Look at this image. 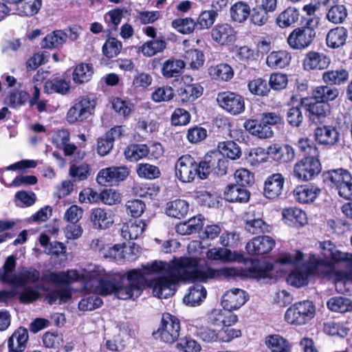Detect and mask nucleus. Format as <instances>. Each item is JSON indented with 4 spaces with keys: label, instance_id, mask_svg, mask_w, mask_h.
I'll return each mask as SVG.
<instances>
[{
    "label": "nucleus",
    "instance_id": "nucleus-21",
    "mask_svg": "<svg viewBox=\"0 0 352 352\" xmlns=\"http://www.w3.org/2000/svg\"><path fill=\"white\" fill-rule=\"evenodd\" d=\"M245 229L250 234H261L271 232L272 227L264 221L259 215L249 212L245 219Z\"/></svg>",
    "mask_w": 352,
    "mask_h": 352
},
{
    "label": "nucleus",
    "instance_id": "nucleus-63",
    "mask_svg": "<svg viewBox=\"0 0 352 352\" xmlns=\"http://www.w3.org/2000/svg\"><path fill=\"white\" fill-rule=\"evenodd\" d=\"M248 87L251 93L258 96H266L270 91L266 80L260 78L250 81Z\"/></svg>",
    "mask_w": 352,
    "mask_h": 352
},
{
    "label": "nucleus",
    "instance_id": "nucleus-8",
    "mask_svg": "<svg viewBox=\"0 0 352 352\" xmlns=\"http://www.w3.org/2000/svg\"><path fill=\"white\" fill-rule=\"evenodd\" d=\"M319 245L324 258H320L316 256H315L317 258L329 261L330 265L329 274L333 269L332 261H334L344 262V266L348 268L349 272L352 275V254L339 251L337 250L336 245L330 241L321 242Z\"/></svg>",
    "mask_w": 352,
    "mask_h": 352
},
{
    "label": "nucleus",
    "instance_id": "nucleus-53",
    "mask_svg": "<svg viewBox=\"0 0 352 352\" xmlns=\"http://www.w3.org/2000/svg\"><path fill=\"white\" fill-rule=\"evenodd\" d=\"M196 25V22L191 18H179L172 21L173 28L184 34L192 33Z\"/></svg>",
    "mask_w": 352,
    "mask_h": 352
},
{
    "label": "nucleus",
    "instance_id": "nucleus-15",
    "mask_svg": "<svg viewBox=\"0 0 352 352\" xmlns=\"http://www.w3.org/2000/svg\"><path fill=\"white\" fill-rule=\"evenodd\" d=\"M330 64L331 58L329 56L316 51L308 52L302 62L303 68L306 71L326 69Z\"/></svg>",
    "mask_w": 352,
    "mask_h": 352
},
{
    "label": "nucleus",
    "instance_id": "nucleus-13",
    "mask_svg": "<svg viewBox=\"0 0 352 352\" xmlns=\"http://www.w3.org/2000/svg\"><path fill=\"white\" fill-rule=\"evenodd\" d=\"M129 170L125 166H111L101 169L98 173L97 182L103 186H112L124 181L129 175Z\"/></svg>",
    "mask_w": 352,
    "mask_h": 352
},
{
    "label": "nucleus",
    "instance_id": "nucleus-30",
    "mask_svg": "<svg viewBox=\"0 0 352 352\" xmlns=\"http://www.w3.org/2000/svg\"><path fill=\"white\" fill-rule=\"evenodd\" d=\"M320 192V188L312 185L297 186L293 192L296 200L302 204L314 201Z\"/></svg>",
    "mask_w": 352,
    "mask_h": 352
},
{
    "label": "nucleus",
    "instance_id": "nucleus-9",
    "mask_svg": "<svg viewBox=\"0 0 352 352\" xmlns=\"http://www.w3.org/2000/svg\"><path fill=\"white\" fill-rule=\"evenodd\" d=\"M321 170V165L318 157H305L294 166V175L300 181L313 179Z\"/></svg>",
    "mask_w": 352,
    "mask_h": 352
},
{
    "label": "nucleus",
    "instance_id": "nucleus-29",
    "mask_svg": "<svg viewBox=\"0 0 352 352\" xmlns=\"http://www.w3.org/2000/svg\"><path fill=\"white\" fill-rule=\"evenodd\" d=\"M250 192L236 184H230L224 190V198L229 202L246 203L250 199Z\"/></svg>",
    "mask_w": 352,
    "mask_h": 352
},
{
    "label": "nucleus",
    "instance_id": "nucleus-36",
    "mask_svg": "<svg viewBox=\"0 0 352 352\" xmlns=\"http://www.w3.org/2000/svg\"><path fill=\"white\" fill-rule=\"evenodd\" d=\"M299 11L294 7H288L277 16L276 24L281 28H288L298 21Z\"/></svg>",
    "mask_w": 352,
    "mask_h": 352
},
{
    "label": "nucleus",
    "instance_id": "nucleus-64",
    "mask_svg": "<svg viewBox=\"0 0 352 352\" xmlns=\"http://www.w3.org/2000/svg\"><path fill=\"white\" fill-rule=\"evenodd\" d=\"M176 347L184 352H199L201 350L199 344L190 337L181 338L177 343Z\"/></svg>",
    "mask_w": 352,
    "mask_h": 352
},
{
    "label": "nucleus",
    "instance_id": "nucleus-31",
    "mask_svg": "<svg viewBox=\"0 0 352 352\" xmlns=\"http://www.w3.org/2000/svg\"><path fill=\"white\" fill-rule=\"evenodd\" d=\"M339 89L329 85H320L313 90V98L316 101L329 104L334 101L339 96Z\"/></svg>",
    "mask_w": 352,
    "mask_h": 352
},
{
    "label": "nucleus",
    "instance_id": "nucleus-12",
    "mask_svg": "<svg viewBox=\"0 0 352 352\" xmlns=\"http://www.w3.org/2000/svg\"><path fill=\"white\" fill-rule=\"evenodd\" d=\"M219 105L232 115H239L245 110L244 99L233 92L219 93L217 97Z\"/></svg>",
    "mask_w": 352,
    "mask_h": 352
},
{
    "label": "nucleus",
    "instance_id": "nucleus-52",
    "mask_svg": "<svg viewBox=\"0 0 352 352\" xmlns=\"http://www.w3.org/2000/svg\"><path fill=\"white\" fill-rule=\"evenodd\" d=\"M102 256L106 258L111 259L117 263H122L124 261L123 248L120 245L113 246L107 245L102 252Z\"/></svg>",
    "mask_w": 352,
    "mask_h": 352
},
{
    "label": "nucleus",
    "instance_id": "nucleus-50",
    "mask_svg": "<svg viewBox=\"0 0 352 352\" xmlns=\"http://www.w3.org/2000/svg\"><path fill=\"white\" fill-rule=\"evenodd\" d=\"M347 16V12L344 5L331 6L327 13V19L333 23H341Z\"/></svg>",
    "mask_w": 352,
    "mask_h": 352
},
{
    "label": "nucleus",
    "instance_id": "nucleus-37",
    "mask_svg": "<svg viewBox=\"0 0 352 352\" xmlns=\"http://www.w3.org/2000/svg\"><path fill=\"white\" fill-rule=\"evenodd\" d=\"M307 98H304L301 99V104L307 107V111L312 116H315L318 119L323 118L327 116L330 112V106L327 103L316 101L313 103L307 104L306 102Z\"/></svg>",
    "mask_w": 352,
    "mask_h": 352
},
{
    "label": "nucleus",
    "instance_id": "nucleus-22",
    "mask_svg": "<svg viewBox=\"0 0 352 352\" xmlns=\"http://www.w3.org/2000/svg\"><path fill=\"white\" fill-rule=\"evenodd\" d=\"M212 39L221 45L234 43L236 40V32L228 23L215 25L211 30Z\"/></svg>",
    "mask_w": 352,
    "mask_h": 352
},
{
    "label": "nucleus",
    "instance_id": "nucleus-40",
    "mask_svg": "<svg viewBox=\"0 0 352 352\" xmlns=\"http://www.w3.org/2000/svg\"><path fill=\"white\" fill-rule=\"evenodd\" d=\"M148 155V146L144 144H132L124 150V156L130 162H137Z\"/></svg>",
    "mask_w": 352,
    "mask_h": 352
},
{
    "label": "nucleus",
    "instance_id": "nucleus-2",
    "mask_svg": "<svg viewBox=\"0 0 352 352\" xmlns=\"http://www.w3.org/2000/svg\"><path fill=\"white\" fill-rule=\"evenodd\" d=\"M16 266V258L9 256L3 265L0 267V281L16 287L23 288L19 298L23 303H30L39 297L38 286L28 287L36 283L41 277L39 271L32 267H22L13 274Z\"/></svg>",
    "mask_w": 352,
    "mask_h": 352
},
{
    "label": "nucleus",
    "instance_id": "nucleus-61",
    "mask_svg": "<svg viewBox=\"0 0 352 352\" xmlns=\"http://www.w3.org/2000/svg\"><path fill=\"white\" fill-rule=\"evenodd\" d=\"M269 14L261 7L256 6L250 12V21L256 25L262 26L267 23L270 18Z\"/></svg>",
    "mask_w": 352,
    "mask_h": 352
},
{
    "label": "nucleus",
    "instance_id": "nucleus-18",
    "mask_svg": "<svg viewBox=\"0 0 352 352\" xmlns=\"http://www.w3.org/2000/svg\"><path fill=\"white\" fill-rule=\"evenodd\" d=\"M237 320V316L223 308L214 309L208 314V321L214 327H230Z\"/></svg>",
    "mask_w": 352,
    "mask_h": 352
},
{
    "label": "nucleus",
    "instance_id": "nucleus-41",
    "mask_svg": "<svg viewBox=\"0 0 352 352\" xmlns=\"http://www.w3.org/2000/svg\"><path fill=\"white\" fill-rule=\"evenodd\" d=\"M327 306L332 311L349 312L352 311V300L342 296H335L329 299Z\"/></svg>",
    "mask_w": 352,
    "mask_h": 352
},
{
    "label": "nucleus",
    "instance_id": "nucleus-20",
    "mask_svg": "<svg viewBox=\"0 0 352 352\" xmlns=\"http://www.w3.org/2000/svg\"><path fill=\"white\" fill-rule=\"evenodd\" d=\"M285 178L280 173H274L269 176L264 185L263 194L268 199L278 197L283 192Z\"/></svg>",
    "mask_w": 352,
    "mask_h": 352
},
{
    "label": "nucleus",
    "instance_id": "nucleus-4",
    "mask_svg": "<svg viewBox=\"0 0 352 352\" xmlns=\"http://www.w3.org/2000/svg\"><path fill=\"white\" fill-rule=\"evenodd\" d=\"M330 269L328 261L317 258L315 255L309 257V261L301 267L292 272L287 276V281L291 285L300 287L308 283L310 274H328Z\"/></svg>",
    "mask_w": 352,
    "mask_h": 352
},
{
    "label": "nucleus",
    "instance_id": "nucleus-14",
    "mask_svg": "<svg viewBox=\"0 0 352 352\" xmlns=\"http://www.w3.org/2000/svg\"><path fill=\"white\" fill-rule=\"evenodd\" d=\"M322 179L327 186L338 191L340 187L352 180V176L349 170L340 168L324 172Z\"/></svg>",
    "mask_w": 352,
    "mask_h": 352
},
{
    "label": "nucleus",
    "instance_id": "nucleus-44",
    "mask_svg": "<svg viewBox=\"0 0 352 352\" xmlns=\"http://www.w3.org/2000/svg\"><path fill=\"white\" fill-rule=\"evenodd\" d=\"M206 256L210 260L223 262L234 261L238 259L236 254L223 248H214L208 250L206 252Z\"/></svg>",
    "mask_w": 352,
    "mask_h": 352
},
{
    "label": "nucleus",
    "instance_id": "nucleus-32",
    "mask_svg": "<svg viewBox=\"0 0 352 352\" xmlns=\"http://www.w3.org/2000/svg\"><path fill=\"white\" fill-rule=\"evenodd\" d=\"M207 292L205 287L200 284H195L188 289V292L184 297V302L191 307L199 305L206 298Z\"/></svg>",
    "mask_w": 352,
    "mask_h": 352
},
{
    "label": "nucleus",
    "instance_id": "nucleus-43",
    "mask_svg": "<svg viewBox=\"0 0 352 352\" xmlns=\"http://www.w3.org/2000/svg\"><path fill=\"white\" fill-rule=\"evenodd\" d=\"M250 8L247 3L239 1L232 5L230 9L232 19L238 23L244 22L250 14Z\"/></svg>",
    "mask_w": 352,
    "mask_h": 352
},
{
    "label": "nucleus",
    "instance_id": "nucleus-60",
    "mask_svg": "<svg viewBox=\"0 0 352 352\" xmlns=\"http://www.w3.org/2000/svg\"><path fill=\"white\" fill-rule=\"evenodd\" d=\"M175 96L173 89L170 86H163L156 89L151 95V98L155 102L170 100Z\"/></svg>",
    "mask_w": 352,
    "mask_h": 352
},
{
    "label": "nucleus",
    "instance_id": "nucleus-47",
    "mask_svg": "<svg viewBox=\"0 0 352 352\" xmlns=\"http://www.w3.org/2000/svg\"><path fill=\"white\" fill-rule=\"evenodd\" d=\"M69 82L60 78L47 80L45 84V91L47 94L58 93L65 95L69 92Z\"/></svg>",
    "mask_w": 352,
    "mask_h": 352
},
{
    "label": "nucleus",
    "instance_id": "nucleus-59",
    "mask_svg": "<svg viewBox=\"0 0 352 352\" xmlns=\"http://www.w3.org/2000/svg\"><path fill=\"white\" fill-rule=\"evenodd\" d=\"M297 146L306 157H318V149L312 140L307 138H300L298 141Z\"/></svg>",
    "mask_w": 352,
    "mask_h": 352
},
{
    "label": "nucleus",
    "instance_id": "nucleus-35",
    "mask_svg": "<svg viewBox=\"0 0 352 352\" xmlns=\"http://www.w3.org/2000/svg\"><path fill=\"white\" fill-rule=\"evenodd\" d=\"M291 59L289 52L280 50L270 53L267 57L266 63L272 68H283L289 65Z\"/></svg>",
    "mask_w": 352,
    "mask_h": 352
},
{
    "label": "nucleus",
    "instance_id": "nucleus-34",
    "mask_svg": "<svg viewBox=\"0 0 352 352\" xmlns=\"http://www.w3.org/2000/svg\"><path fill=\"white\" fill-rule=\"evenodd\" d=\"M347 36V30L344 27L340 26L331 29L327 35V45L333 49L338 48L345 43Z\"/></svg>",
    "mask_w": 352,
    "mask_h": 352
},
{
    "label": "nucleus",
    "instance_id": "nucleus-33",
    "mask_svg": "<svg viewBox=\"0 0 352 352\" xmlns=\"http://www.w3.org/2000/svg\"><path fill=\"white\" fill-rule=\"evenodd\" d=\"M185 65L182 60L169 58L162 63L161 72L166 78L178 77L182 74Z\"/></svg>",
    "mask_w": 352,
    "mask_h": 352
},
{
    "label": "nucleus",
    "instance_id": "nucleus-58",
    "mask_svg": "<svg viewBox=\"0 0 352 352\" xmlns=\"http://www.w3.org/2000/svg\"><path fill=\"white\" fill-rule=\"evenodd\" d=\"M184 58L189 62L190 66L192 69H199L204 63V54L196 49H190L186 51Z\"/></svg>",
    "mask_w": 352,
    "mask_h": 352
},
{
    "label": "nucleus",
    "instance_id": "nucleus-3",
    "mask_svg": "<svg viewBox=\"0 0 352 352\" xmlns=\"http://www.w3.org/2000/svg\"><path fill=\"white\" fill-rule=\"evenodd\" d=\"M79 274L76 270H68L67 272H52L45 280L54 283L53 289L47 294L46 299L49 304H62L72 298V292L69 283L78 280Z\"/></svg>",
    "mask_w": 352,
    "mask_h": 352
},
{
    "label": "nucleus",
    "instance_id": "nucleus-23",
    "mask_svg": "<svg viewBox=\"0 0 352 352\" xmlns=\"http://www.w3.org/2000/svg\"><path fill=\"white\" fill-rule=\"evenodd\" d=\"M29 335L24 327H19L14 331L8 340L9 352H23L27 347Z\"/></svg>",
    "mask_w": 352,
    "mask_h": 352
},
{
    "label": "nucleus",
    "instance_id": "nucleus-48",
    "mask_svg": "<svg viewBox=\"0 0 352 352\" xmlns=\"http://www.w3.org/2000/svg\"><path fill=\"white\" fill-rule=\"evenodd\" d=\"M218 152L223 156L231 160L239 158L241 155V148L239 145L232 141L222 142L218 144Z\"/></svg>",
    "mask_w": 352,
    "mask_h": 352
},
{
    "label": "nucleus",
    "instance_id": "nucleus-45",
    "mask_svg": "<svg viewBox=\"0 0 352 352\" xmlns=\"http://www.w3.org/2000/svg\"><path fill=\"white\" fill-rule=\"evenodd\" d=\"M166 48V43L164 39H154L144 43L140 51L145 56L151 57L157 53L162 52Z\"/></svg>",
    "mask_w": 352,
    "mask_h": 352
},
{
    "label": "nucleus",
    "instance_id": "nucleus-1",
    "mask_svg": "<svg viewBox=\"0 0 352 352\" xmlns=\"http://www.w3.org/2000/svg\"><path fill=\"white\" fill-rule=\"evenodd\" d=\"M199 261L194 257L175 258L169 263L154 261L143 265L142 269L129 270L122 276L107 275L101 266L89 265L83 274L85 289L102 296L114 294L122 300L134 299L141 295L148 276L157 275L151 283L153 294L159 298H167L174 294L179 281H206L232 277V267L214 270L208 266H200Z\"/></svg>",
    "mask_w": 352,
    "mask_h": 352
},
{
    "label": "nucleus",
    "instance_id": "nucleus-27",
    "mask_svg": "<svg viewBox=\"0 0 352 352\" xmlns=\"http://www.w3.org/2000/svg\"><path fill=\"white\" fill-rule=\"evenodd\" d=\"M90 220L94 226L98 229L109 228L114 222L113 215L109 210L100 208H94L91 210Z\"/></svg>",
    "mask_w": 352,
    "mask_h": 352
},
{
    "label": "nucleus",
    "instance_id": "nucleus-55",
    "mask_svg": "<svg viewBox=\"0 0 352 352\" xmlns=\"http://www.w3.org/2000/svg\"><path fill=\"white\" fill-rule=\"evenodd\" d=\"M203 92V88L198 84H192L186 85L184 88L180 89L179 94L182 97L184 101H193L199 98Z\"/></svg>",
    "mask_w": 352,
    "mask_h": 352
},
{
    "label": "nucleus",
    "instance_id": "nucleus-19",
    "mask_svg": "<svg viewBox=\"0 0 352 352\" xmlns=\"http://www.w3.org/2000/svg\"><path fill=\"white\" fill-rule=\"evenodd\" d=\"M314 137L316 141L320 144L332 146L338 142L340 133L335 127L322 126L315 129Z\"/></svg>",
    "mask_w": 352,
    "mask_h": 352
},
{
    "label": "nucleus",
    "instance_id": "nucleus-42",
    "mask_svg": "<svg viewBox=\"0 0 352 352\" xmlns=\"http://www.w3.org/2000/svg\"><path fill=\"white\" fill-rule=\"evenodd\" d=\"M265 343L272 352H288L289 351L287 340L278 334L267 336L265 338Z\"/></svg>",
    "mask_w": 352,
    "mask_h": 352
},
{
    "label": "nucleus",
    "instance_id": "nucleus-24",
    "mask_svg": "<svg viewBox=\"0 0 352 352\" xmlns=\"http://www.w3.org/2000/svg\"><path fill=\"white\" fill-rule=\"evenodd\" d=\"M243 126L251 135L261 139H267L272 137L273 131L271 126L263 123V121L256 119H250L243 123Z\"/></svg>",
    "mask_w": 352,
    "mask_h": 352
},
{
    "label": "nucleus",
    "instance_id": "nucleus-7",
    "mask_svg": "<svg viewBox=\"0 0 352 352\" xmlns=\"http://www.w3.org/2000/svg\"><path fill=\"white\" fill-rule=\"evenodd\" d=\"M96 104V101L94 96L80 97L67 111L66 117L67 122L74 124L87 119L94 113Z\"/></svg>",
    "mask_w": 352,
    "mask_h": 352
},
{
    "label": "nucleus",
    "instance_id": "nucleus-49",
    "mask_svg": "<svg viewBox=\"0 0 352 352\" xmlns=\"http://www.w3.org/2000/svg\"><path fill=\"white\" fill-rule=\"evenodd\" d=\"M210 75L217 79L224 81L230 80L233 76V70L228 64H219L209 68Z\"/></svg>",
    "mask_w": 352,
    "mask_h": 352
},
{
    "label": "nucleus",
    "instance_id": "nucleus-6",
    "mask_svg": "<svg viewBox=\"0 0 352 352\" xmlns=\"http://www.w3.org/2000/svg\"><path fill=\"white\" fill-rule=\"evenodd\" d=\"M180 321L168 313L162 315L161 324L153 336L165 343H173L177 340L180 331Z\"/></svg>",
    "mask_w": 352,
    "mask_h": 352
},
{
    "label": "nucleus",
    "instance_id": "nucleus-5",
    "mask_svg": "<svg viewBox=\"0 0 352 352\" xmlns=\"http://www.w3.org/2000/svg\"><path fill=\"white\" fill-rule=\"evenodd\" d=\"M315 314L314 303L310 300H303L290 306L285 312V319L289 324L302 325L310 321Z\"/></svg>",
    "mask_w": 352,
    "mask_h": 352
},
{
    "label": "nucleus",
    "instance_id": "nucleus-51",
    "mask_svg": "<svg viewBox=\"0 0 352 352\" xmlns=\"http://www.w3.org/2000/svg\"><path fill=\"white\" fill-rule=\"evenodd\" d=\"M301 103L296 106L289 107L286 111V120L287 123L293 127H298L303 122L304 117L302 112Z\"/></svg>",
    "mask_w": 352,
    "mask_h": 352
},
{
    "label": "nucleus",
    "instance_id": "nucleus-57",
    "mask_svg": "<svg viewBox=\"0 0 352 352\" xmlns=\"http://www.w3.org/2000/svg\"><path fill=\"white\" fill-rule=\"evenodd\" d=\"M122 47L120 41L115 38H110L103 45L102 53L107 58H113L120 52Z\"/></svg>",
    "mask_w": 352,
    "mask_h": 352
},
{
    "label": "nucleus",
    "instance_id": "nucleus-28",
    "mask_svg": "<svg viewBox=\"0 0 352 352\" xmlns=\"http://www.w3.org/2000/svg\"><path fill=\"white\" fill-rule=\"evenodd\" d=\"M349 78V72L346 69H329L322 74V81L331 86L345 84Z\"/></svg>",
    "mask_w": 352,
    "mask_h": 352
},
{
    "label": "nucleus",
    "instance_id": "nucleus-26",
    "mask_svg": "<svg viewBox=\"0 0 352 352\" xmlns=\"http://www.w3.org/2000/svg\"><path fill=\"white\" fill-rule=\"evenodd\" d=\"M146 227L142 219L130 220L121 229V236L126 240H135L141 236Z\"/></svg>",
    "mask_w": 352,
    "mask_h": 352
},
{
    "label": "nucleus",
    "instance_id": "nucleus-17",
    "mask_svg": "<svg viewBox=\"0 0 352 352\" xmlns=\"http://www.w3.org/2000/svg\"><path fill=\"white\" fill-rule=\"evenodd\" d=\"M247 295L244 290L241 289H232L227 291L221 299V305L224 309L231 311L241 307L247 301Z\"/></svg>",
    "mask_w": 352,
    "mask_h": 352
},
{
    "label": "nucleus",
    "instance_id": "nucleus-10",
    "mask_svg": "<svg viewBox=\"0 0 352 352\" xmlns=\"http://www.w3.org/2000/svg\"><path fill=\"white\" fill-rule=\"evenodd\" d=\"M199 167L195 160L189 155L180 157L175 164V175L183 183L192 182L198 176Z\"/></svg>",
    "mask_w": 352,
    "mask_h": 352
},
{
    "label": "nucleus",
    "instance_id": "nucleus-16",
    "mask_svg": "<svg viewBox=\"0 0 352 352\" xmlns=\"http://www.w3.org/2000/svg\"><path fill=\"white\" fill-rule=\"evenodd\" d=\"M275 245V241L269 236L253 238L245 246L250 255H262L270 252Z\"/></svg>",
    "mask_w": 352,
    "mask_h": 352
},
{
    "label": "nucleus",
    "instance_id": "nucleus-39",
    "mask_svg": "<svg viewBox=\"0 0 352 352\" xmlns=\"http://www.w3.org/2000/svg\"><path fill=\"white\" fill-rule=\"evenodd\" d=\"M188 207L187 201L175 199L166 204V212L170 217L181 219L188 213Z\"/></svg>",
    "mask_w": 352,
    "mask_h": 352
},
{
    "label": "nucleus",
    "instance_id": "nucleus-11",
    "mask_svg": "<svg viewBox=\"0 0 352 352\" xmlns=\"http://www.w3.org/2000/svg\"><path fill=\"white\" fill-rule=\"evenodd\" d=\"M316 36L315 30L308 26L297 28L288 36L287 41L294 50H304L309 47Z\"/></svg>",
    "mask_w": 352,
    "mask_h": 352
},
{
    "label": "nucleus",
    "instance_id": "nucleus-56",
    "mask_svg": "<svg viewBox=\"0 0 352 352\" xmlns=\"http://www.w3.org/2000/svg\"><path fill=\"white\" fill-rule=\"evenodd\" d=\"M41 5L42 0H22L19 10L21 14L31 16L39 11Z\"/></svg>",
    "mask_w": 352,
    "mask_h": 352
},
{
    "label": "nucleus",
    "instance_id": "nucleus-25",
    "mask_svg": "<svg viewBox=\"0 0 352 352\" xmlns=\"http://www.w3.org/2000/svg\"><path fill=\"white\" fill-rule=\"evenodd\" d=\"M282 216L285 223L291 227H301L307 223L306 213L296 207L284 208Z\"/></svg>",
    "mask_w": 352,
    "mask_h": 352
},
{
    "label": "nucleus",
    "instance_id": "nucleus-62",
    "mask_svg": "<svg viewBox=\"0 0 352 352\" xmlns=\"http://www.w3.org/2000/svg\"><path fill=\"white\" fill-rule=\"evenodd\" d=\"M69 173L74 180L82 181L86 179L90 175V168L87 164H74L70 166Z\"/></svg>",
    "mask_w": 352,
    "mask_h": 352
},
{
    "label": "nucleus",
    "instance_id": "nucleus-46",
    "mask_svg": "<svg viewBox=\"0 0 352 352\" xmlns=\"http://www.w3.org/2000/svg\"><path fill=\"white\" fill-rule=\"evenodd\" d=\"M94 74V69L91 65L80 63L78 65L72 75V79L76 84H82L88 82Z\"/></svg>",
    "mask_w": 352,
    "mask_h": 352
},
{
    "label": "nucleus",
    "instance_id": "nucleus-54",
    "mask_svg": "<svg viewBox=\"0 0 352 352\" xmlns=\"http://www.w3.org/2000/svg\"><path fill=\"white\" fill-rule=\"evenodd\" d=\"M137 173L141 178L154 179L160 176V170L158 167L150 164H140L137 167Z\"/></svg>",
    "mask_w": 352,
    "mask_h": 352
},
{
    "label": "nucleus",
    "instance_id": "nucleus-38",
    "mask_svg": "<svg viewBox=\"0 0 352 352\" xmlns=\"http://www.w3.org/2000/svg\"><path fill=\"white\" fill-rule=\"evenodd\" d=\"M67 34L62 30H56L45 36L41 43L43 48L53 49L61 46L67 40Z\"/></svg>",
    "mask_w": 352,
    "mask_h": 352
}]
</instances>
